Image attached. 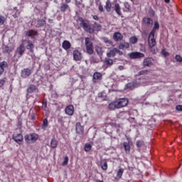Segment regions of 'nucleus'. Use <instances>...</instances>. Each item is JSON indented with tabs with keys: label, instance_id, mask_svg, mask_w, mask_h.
<instances>
[{
	"label": "nucleus",
	"instance_id": "obj_1",
	"mask_svg": "<svg viewBox=\"0 0 182 182\" xmlns=\"http://www.w3.org/2000/svg\"><path fill=\"white\" fill-rule=\"evenodd\" d=\"M80 21V26L85 32H87V33H93V32H95V28H93L92 26H90L89 22L83 20V18H81Z\"/></svg>",
	"mask_w": 182,
	"mask_h": 182
},
{
	"label": "nucleus",
	"instance_id": "obj_2",
	"mask_svg": "<svg viewBox=\"0 0 182 182\" xmlns=\"http://www.w3.org/2000/svg\"><path fill=\"white\" fill-rule=\"evenodd\" d=\"M80 21V26L85 32H87V33H93V32H95V28H93L92 26H90L89 22L83 20V18H81Z\"/></svg>",
	"mask_w": 182,
	"mask_h": 182
},
{
	"label": "nucleus",
	"instance_id": "obj_3",
	"mask_svg": "<svg viewBox=\"0 0 182 182\" xmlns=\"http://www.w3.org/2000/svg\"><path fill=\"white\" fill-rule=\"evenodd\" d=\"M39 138V136L36 134H27L24 136L25 141L28 144H31V143H35L36 140Z\"/></svg>",
	"mask_w": 182,
	"mask_h": 182
},
{
	"label": "nucleus",
	"instance_id": "obj_4",
	"mask_svg": "<svg viewBox=\"0 0 182 182\" xmlns=\"http://www.w3.org/2000/svg\"><path fill=\"white\" fill-rule=\"evenodd\" d=\"M155 35L156 34H154L153 33H149V34L148 45L149 46L150 49H151V48H154V46H156V45H157V43L156 42Z\"/></svg>",
	"mask_w": 182,
	"mask_h": 182
},
{
	"label": "nucleus",
	"instance_id": "obj_5",
	"mask_svg": "<svg viewBox=\"0 0 182 182\" xmlns=\"http://www.w3.org/2000/svg\"><path fill=\"white\" fill-rule=\"evenodd\" d=\"M85 47L88 55H93V43L90 38H85Z\"/></svg>",
	"mask_w": 182,
	"mask_h": 182
},
{
	"label": "nucleus",
	"instance_id": "obj_6",
	"mask_svg": "<svg viewBox=\"0 0 182 182\" xmlns=\"http://www.w3.org/2000/svg\"><path fill=\"white\" fill-rule=\"evenodd\" d=\"M25 43H26V41H23L22 43L16 50V55H18V58H21L25 53Z\"/></svg>",
	"mask_w": 182,
	"mask_h": 182
},
{
	"label": "nucleus",
	"instance_id": "obj_7",
	"mask_svg": "<svg viewBox=\"0 0 182 182\" xmlns=\"http://www.w3.org/2000/svg\"><path fill=\"white\" fill-rule=\"evenodd\" d=\"M115 102L117 103V109H122V107H124L127 105H129V100L126 98L119 99Z\"/></svg>",
	"mask_w": 182,
	"mask_h": 182
},
{
	"label": "nucleus",
	"instance_id": "obj_8",
	"mask_svg": "<svg viewBox=\"0 0 182 182\" xmlns=\"http://www.w3.org/2000/svg\"><path fill=\"white\" fill-rule=\"evenodd\" d=\"M154 65V59L153 58H146L143 61L144 68H150Z\"/></svg>",
	"mask_w": 182,
	"mask_h": 182
},
{
	"label": "nucleus",
	"instance_id": "obj_9",
	"mask_svg": "<svg viewBox=\"0 0 182 182\" xmlns=\"http://www.w3.org/2000/svg\"><path fill=\"white\" fill-rule=\"evenodd\" d=\"M130 59H140V58H144V54L139 52H132L128 54Z\"/></svg>",
	"mask_w": 182,
	"mask_h": 182
},
{
	"label": "nucleus",
	"instance_id": "obj_10",
	"mask_svg": "<svg viewBox=\"0 0 182 182\" xmlns=\"http://www.w3.org/2000/svg\"><path fill=\"white\" fill-rule=\"evenodd\" d=\"M73 56L74 60H75L76 62H79L82 60V59H83V57L82 56V53H80V51L77 50L73 51Z\"/></svg>",
	"mask_w": 182,
	"mask_h": 182
},
{
	"label": "nucleus",
	"instance_id": "obj_11",
	"mask_svg": "<svg viewBox=\"0 0 182 182\" xmlns=\"http://www.w3.org/2000/svg\"><path fill=\"white\" fill-rule=\"evenodd\" d=\"M13 140L18 143V144H21L22 141H23V136L22 134H16L13 135Z\"/></svg>",
	"mask_w": 182,
	"mask_h": 182
},
{
	"label": "nucleus",
	"instance_id": "obj_12",
	"mask_svg": "<svg viewBox=\"0 0 182 182\" xmlns=\"http://www.w3.org/2000/svg\"><path fill=\"white\" fill-rule=\"evenodd\" d=\"M31 75H32V70L29 68H24L21 70V77L24 79L28 77V76H31Z\"/></svg>",
	"mask_w": 182,
	"mask_h": 182
},
{
	"label": "nucleus",
	"instance_id": "obj_13",
	"mask_svg": "<svg viewBox=\"0 0 182 182\" xmlns=\"http://www.w3.org/2000/svg\"><path fill=\"white\" fill-rule=\"evenodd\" d=\"M65 112L68 116H73V113H75V107H73V105H68L65 107Z\"/></svg>",
	"mask_w": 182,
	"mask_h": 182
},
{
	"label": "nucleus",
	"instance_id": "obj_14",
	"mask_svg": "<svg viewBox=\"0 0 182 182\" xmlns=\"http://www.w3.org/2000/svg\"><path fill=\"white\" fill-rule=\"evenodd\" d=\"M6 68H8V63L6 61L0 62V76L4 75Z\"/></svg>",
	"mask_w": 182,
	"mask_h": 182
},
{
	"label": "nucleus",
	"instance_id": "obj_15",
	"mask_svg": "<svg viewBox=\"0 0 182 182\" xmlns=\"http://www.w3.org/2000/svg\"><path fill=\"white\" fill-rule=\"evenodd\" d=\"M113 39L115 42H119L123 39V35H122L119 32H116L113 35Z\"/></svg>",
	"mask_w": 182,
	"mask_h": 182
},
{
	"label": "nucleus",
	"instance_id": "obj_16",
	"mask_svg": "<svg viewBox=\"0 0 182 182\" xmlns=\"http://www.w3.org/2000/svg\"><path fill=\"white\" fill-rule=\"evenodd\" d=\"M26 42L28 44L26 46V49L30 50V52H31V53H33V52H34L33 49L35 48V45H33V43L31 41H26Z\"/></svg>",
	"mask_w": 182,
	"mask_h": 182
},
{
	"label": "nucleus",
	"instance_id": "obj_17",
	"mask_svg": "<svg viewBox=\"0 0 182 182\" xmlns=\"http://www.w3.org/2000/svg\"><path fill=\"white\" fill-rule=\"evenodd\" d=\"M75 127L77 133H78L79 134H83V132H85V129L83 127H82L80 123L77 122L75 125Z\"/></svg>",
	"mask_w": 182,
	"mask_h": 182
},
{
	"label": "nucleus",
	"instance_id": "obj_18",
	"mask_svg": "<svg viewBox=\"0 0 182 182\" xmlns=\"http://www.w3.org/2000/svg\"><path fill=\"white\" fill-rule=\"evenodd\" d=\"M160 29V24L159 23L158 21H156L154 23V27L151 30V31L150 32V33H154L156 35V32H157V31H159Z\"/></svg>",
	"mask_w": 182,
	"mask_h": 182
},
{
	"label": "nucleus",
	"instance_id": "obj_19",
	"mask_svg": "<svg viewBox=\"0 0 182 182\" xmlns=\"http://www.w3.org/2000/svg\"><path fill=\"white\" fill-rule=\"evenodd\" d=\"M63 49H65V50H69L70 49V46H72V44H70V42L68 41H64L62 44Z\"/></svg>",
	"mask_w": 182,
	"mask_h": 182
},
{
	"label": "nucleus",
	"instance_id": "obj_20",
	"mask_svg": "<svg viewBox=\"0 0 182 182\" xmlns=\"http://www.w3.org/2000/svg\"><path fill=\"white\" fill-rule=\"evenodd\" d=\"M116 53H117V48H114L107 53V58H114V56H116Z\"/></svg>",
	"mask_w": 182,
	"mask_h": 182
},
{
	"label": "nucleus",
	"instance_id": "obj_21",
	"mask_svg": "<svg viewBox=\"0 0 182 182\" xmlns=\"http://www.w3.org/2000/svg\"><path fill=\"white\" fill-rule=\"evenodd\" d=\"M130 144H132V141L129 140L128 142H124L123 146L126 153H130Z\"/></svg>",
	"mask_w": 182,
	"mask_h": 182
},
{
	"label": "nucleus",
	"instance_id": "obj_22",
	"mask_svg": "<svg viewBox=\"0 0 182 182\" xmlns=\"http://www.w3.org/2000/svg\"><path fill=\"white\" fill-rule=\"evenodd\" d=\"M45 23H46V21L42 19V20H38L37 21L36 24H34V22H32L33 25H35L36 28H41V26H43V25H45Z\"/></svg>",
	"mask_w": 182,
	"mask_h": 182
},
{
	"label": "nucleus",
	"instance_id": "obj_23",
	"mask_svg": "<svg viewBox=\"0 0 182 182\" xmlns=\"http://www.w3.org/2000/svg\"><path fill=\"white\" fill-rule=\"evenodd\" d=\"M144 23L147 25V26H150V25H153V19L149 17H145L143 19Z\"/></svg>",
	"mask_w": 182,
	"mask_h": 182
},
{
	"label": "nucleus",
	"instance_id": "obj_24",
	"mask_svg": "<svg viewBox=\"0 0 182 182\" xmlns=\"http://www.w3.org/2000/svg\"><path fill=\"white\" fill-rule=\"evenodd\" d=\"M96 80H102V73L97 72L94 73L93 81L96 82Z\"/></svg>",
	"mask_w": 182,
	"mask_h": 182
},
{
	"label": "nucleus",
	"instance_id": "obj_25",
	"mask_svg": "<svg viewBox=\"0 0 182 182\" xmlns=\"http://www.w3.org/2000/svg\"><path fill=\"white\" fill-rule=\"evenodd\" d=\"M105 8L107 12H110V11H112V1H110V0H107L106 1Z\"/></svg>",
	"mask_w": 182,
	"mask_h": 182
},
{
	"label": "nucleus",
	"instance_id": "obj_26",
	"mask_svg": "<svg viewBox=\"0 0 182 182\" xmlns=\"http://www.w3.org/2000/svg\"><path fill=\"white\" fill-rule=\"evenodd\" d=\"M51 149H56L58 147V139L56 138H53L50 141Z\"/></svg>",
	"mask_w": 182,
	"mask_h": 182
},
{
	"label": "nucleus",
	"instance_id": "obj_27",
	"mask_svg": "<svg viewBox=\"0 0 182 182\" xmlns=\"http://www.w3.org/2000/svg\"><path fill=\"white\" fill-rule=\"evenodd\" d=\"M60 9L61 12H66V11L69 9V5H68L66 3H62Z\"/></svg>",
	"mask_w": 182,
	"mask_h": 182
},
{
	"label": "nucleus",
	"instance_id": "obj_28",
	"mask_svg": "<svg viewBox=\"0 0 182 182\" xmlns=\"http://www.w3.org/2000/svg\"><path fill=\"white\" fill-rule=\"evenodd\" d=\"M118 48L120 50L129 49L130 48V44H129V43H122L119 46Z\"/></svg>",
	"mask_w": 182,
	"mask_h": 182
},
{
	"label": "nucleus",
	"instance_id": "obj_29",
	"mask_svg": "<svg viewBox=\"0 0 182 182\" xmlns=\"http://www.w3.org/2000/svg\"><path fill=\"white\" fill-rule=\"evenodd\" d=\"M95 50H96L97 55H99V56H102V55H103V48H102V46H96Z\"/></svg>",
	"mask_w": 182,
	"mask_h": 182
},
{
	"label": "nucleus",
	"instance_id": "obj_30",
	"mask_svg": "<svg viewBox=\"0 0 182 182\" xmlns=\"http://www.w3.org/2000/svg\"><path fill=\"white\" fill-rule=\"evenodd\" d=\"M38 35V32L33 30H30L26 32V36H30L31 38H33V36H36Z\"/></svg>",
	"mask_w": 182,
	"mask_h": 182
},
{
	"label": "nucleus",
	"instance_id": "obj_31",
	"mask_svg": "<svg viewBox=\"0 0 182 182\" xmlns=\"http://www.w3.org/2000/svg\"><path fill=\"white\" fill-rule=\"evenodd\" d=\"M114 11L117 12V15L122 16V11H120V5H119V4L114 5Z\"/></svg>",
	"mask_w": 182,
	"mask_h": 182
},
{
	"label": "nucleus",
	"instance_id": "obj_32",
	"mask_svg": "<svg viewBox=\"0 0 182 182\" xmlns=\"http://www.w3.org/2000/svg\"><path fill=\"white\" fill-rule=\"evenodd\" d=\"M36 86L33 85H31L27 90L28 93H33V92H36Z\"/></svg>",
	"mask_w": 182,
	"mask_h": 182
},
{
	"label": "nucleus",
	"instance_id": "obj_33",
	"mask_svg": "<svg viewBox=\"0 0 182 182\" xmlns=\"http://www.w3.org/2000/svg\"><path fill=\"white\" fill-rule=\"evenodd\" d=\"M108 109H109V110H114V109H117V105L116 103V101L114 102H111L108 105Z\"/></svg>",
	"mask_w": 182,
	"mask_h": 182
},
{
	"label": "nucleus",
	"instance_id": "obj_34",
	"mask_svg": "<svg viewBox=\"0 0 182 182\" xmlns=\"http://www.w3.org/2000/svg\"><path fill=\"white\" fill-rule=\"evenodd\" d=\"M3 52L4 53H10L12 52V48L8 46H5L3 47Z\"/></svg>",
	"mask_w": 182,
	"mask_h": 182
},
{
	"label": "nucleus",
	"instance_id": "obj_35",
	"mask_svg": "<svg viewBox=\"0 0 182 182\" xmlns=\"http://www.w3.org/2000/svg\"><path fill=\"white\" fill-rule=\"evenodd\" d=\"M102 41L105 42V43H106L107 46H110V45L113 43V42H112L111 40H109V38L107 37H103Z\"/></svg>",
	"mask_w": 182,
	"mask_h": 182
},
{
	"label": "nucleus",
	"instance_id": "obj_36",
	"mask_svg": "<svg viewBox=\"0 0 182 182\" xmlns=\"http://www.w3.org/2000/svg\"><path fill=\"white\" fill-rule=\"evenodd\" d=\"M100 166L103 170H107V162L106 160H103L100 163Z\"/></svg>",
	"mask_w": 182,
	"mask_h": 182
},
{
	"label": "nucleus",
	"instance_id": "obj_37",
	"mask_svg": "<svg viewBox=\"0 0 182 182\" xmlns=\"http://www.w3.org/2000/svg\"><path fill=\"white\" fill-rule=\"evenodd\" d=\"M84 150H85V151H87V152L90 151V150H92V144H90L89 143L85 144Z\"/></svg>",
	"mask_w": 182,
	"mask_h": 182
},
{
	"label": "nucleus",
	"instance_id": "obj_38",
	"mask_svg": "<svg viewBox=\"0 0 182 182\" xmlns=\"http://www.w3.org/2000/svg\"><path fill=\"white\" fill-rule=\"evenodd\" d=\"M48 119H44L43 121L42 129L43 130H46V128L48 127Z\"/></svg>",
	"mask_w": 182,
	"mask_h": 182
},
{
	"label": "nucleus",
	"instance_id": "obj_39",
	"mask_svg": "<svg viewBox=\"0 0 182 182\" xmlns=\"http://www.w3.org/2000/svg\"><path fill=\"white\" fill-rule=\"evenodd\" d=\"M123 173H124V169L120 168L117 173V177H119V178H122V176H123Z\"/></svg>",
	"mask_w": 182,
	"mask_h": 182
},
{
	"label": "nucleus",
	"instance_id": "obj_40",
	"mask_svg": "<svg viewBox=\"0 0 182 182\" xmlns=\"http://www.w3.org/2000/svg\"><path fill=\"white\" fill-rule=\"evenodd\" d=\"M105 63L108 66H112V65H113V60L110 58H105Z\"/></svg>",
	"mask_w": 182,
	"mask_h": 182
},
{
	"label": "nucleus",
	"instance_id": "obj_41",
	"mask_svg": "<svg viewBox=\"0 0 182 182\" xmlns=\"http://www.w3.org/2000/svg\"><path fill=\"white\" fill-rule=\"evenodd\" d=\"M127 87L130 90H133L134 87H136L135 82H129L127 85Z\"/></svg>",
	"mask_w": 182,
	"mask_h": 182
},
{
	"label": "nucleus",
	"instance_id": "obj_42",
	"mask_svg": "<svg viewBox=\"0 0 182 182\" xmlns=\"http://www.w3.org/2000/svg\"><path fill=\"white\" fill-rule=\"evenodd\" d=\"M137 41L138 39L136 38V36H132L129 38L130 43H133V44L137 43Z\"/></svg>",
	"mask_w": 182,
	"mask_h": 182
},
{
	"label": "nucleus",
	"instance_id": "obj_43",
	"mask_svg": "<svg viewBox=\"0 0 182 182\" xmlns=\"http://www.w3.org/2000/svg\"><path fill=\"white\" fill-rule=\"evenodd\" d=\"M144 146V141L141 140H139L136 141V146L140 149V147H143Z\"/></svg>",
	"mask_w": 182,
	"mask_h": 182
},
{
	"label": "nucleus",
	"instance_id": "obj_44",
	"mask_svg": "<svg viewBox=\"0 0 182 182\" xmlns=\"http://www.w3.org/2000/svg\"><path fill=\"white\" fill-rule=\"evenodd\" d=\"M68 163H69V157L68 156H65L64 161L62 163V166H68Z\"/></svg>",
	"mask_w": 182,
	"mask_h": 182
},
{
	"label": "nucleus",
	"instance_id": "obj_45",
	"mask_svg": "<svg viewBox=\"0 0 182 182\" xmlns=\"http://www.w3.org/2000/svg\"><path fill=\"white\" fill-rule=\"evenodd\" d=\"M5 23V16L0 15V26Z\"/></svg>",
	"mask_w": 182,
	"mask_h": 182
},
{
	"label": "nucleus",
	"instance_id": "obj_46",
	"mask_svg": "<svg viewBox=\"0 0 182 182\" xmlns=\"http://www.w3.org/2000/svg\"><path fill=\"white\" fill-rule=\"evenodd\" d=\"M6 82V77L0 80V87H4V85H5Z\"/></svg>",
	"mask_w": 182,
	"mask_h": 182
},
{
	"label": "nucleus",
	"instance_id": "obj_47",
	"mask_svg": "<svg viewBox=\"0 0 182 182\" xmlns=\"http://www.w3.org/2000/svg\"><path fill=\"white\" fill-rule=\"evenodd\" d=\"M124 8H125L126 11H130V8H131L130 4L129 3H127V2H125L124 4Z\"/></svg>",
	"mask_w": 182,
	"mask_h": 182
},
{
	"label": "nucleus",
	"instance_id": "obj_48",
	"mask_svg": "<svg viewBox=\"0 0 182 182\" xmlns=\"http://www.w3.org/2000/svg\"><path fill=\"white\" fill-rule=\"evenodd\" d=\"M149 73V70H141L139 72V76H141L143 75H147Z\"/></svg>",
	"mask_w": 182,
	"mask_h": 182
},
{
	"label": "nucleus",
	"instance_id": "obj_49",
	"mask_svg": "<svg viewBox=\"0 0 182 182\" xmlns=\"http://www.w3.org/2000/svg\"><path fill=\"white\" fill-rule=\"evenodd\" d=\"M176 62H182V58L181 56L176 55Z\"/></svg>",
	"mask_w": 182,
	"mask_h": 182
},
{
	"label": "nucleus",
	"instance_id": "obj_50",
	"mask_svg": "<svg viewBox=\"0 0 182 182\" xmlns=\"http://www.w3.org/2000/svg\"><path fill=\"white\" fill-rule=\"evenodd\" d=\"M176 109L178 110V112H182V105H177Z\"/></svg>",
	"mask_w": 182,
	"mask_h": 182
},
{
	"label": "nucleus",
	"instance_id": "obj_51",
	"mask_svg": "<svg viewBox=\"0 0 182 182\" xmlns=\"http://www.w3.org/2000/svg\"><path fill=\"white\" fill-rule=\"evenodd\" d=\"M161 54H162L164 56H168V53L167 51H166L165 50H162Z\"/></svg>",
	"mask_w": 182,
	"mask_h": 182
},
{
	"label": "nucleus",
	"instance_id": "obj_52",
	"mask_svg": "<svg viewBox=\"0 0 182 182\" xmlns=\"http://www.w3.org/2000/svg\"><path fill=\"white\" fill-rule=\"evenodd\" d=\"M46 106H47L46 101L43 100V101L42 108H43V109H46Z\"/></svg>",
	"mask_w": 182,
	"mask_h": 182
},
{
	"label": "nucleus",
	"instance_id": "obj_53",
	"mask_svg": "<svg viewBox=\"0 0 182 182\" xmlns=\"http://www.w3.org/2000/svg\"><path fill=\"white\" fill-rule=\"evenodd\" d=\"M99 11H100V12H103L104 11V9H103V6L102 5H100L99 6Z\"/></svg>",
	"mask_w": 182,
	"mask_h": 182
},
{
	"label": "nucleus",
	"instance_id": "obj_54",
	"mask_svg": "<svg viewBox=\"0 0 182 182\" xmlns=\"http://www.w3.org/2000/svg\"><path fill=\"white\" fill-rule=\"evenodd\" d=\"M93 19L95 20V21H99V17L97 16H96V15H95V16H93Z\"/></svg>",
	"mask_w": 182,
	"mask_h": 182
},
{
	"label": "nucleus",
	"instance_id": "obj_55",
	"mask_svg": "<svg viewBox=\"0 0 182 182\" xmlns=\"http://www.w3.org/2000/svg\"><path fill=\"white\" fill-rule=\"evenodd\" d=\"M117 53H119V55H120V56H122V55H123V52L120 51L119 49H117Z\"/></svg>",
	"mask_w": 182,
	"mask_h": 182
},
{
	"label": "nucleus",
	"instance_id": "obj_56",
	"mask_svg": "<svg viewBox=\"0 0 182 182\" xmlns=\"http://www.w3.org/2000/svg\"><path fill=\"white\" fill-rule=\"evenodd\" d=\"M118 69H119V70H123V69H124V67H123L122 65H119L118 67Z\"/></svg>",
	"mask_w": 182,
	"mask_h": 182
},
{
	"label": "nucleus",
	"instance_id": "obj_57",
	"mask_svg": "<svg viewBox=\"0 0 182 182\" xmlns=\"http://www.w3.org/2000/svg\"><path fill=\"white\" fill-rule=\"evenodd\" d=\"M75 5L77 6H79L80 5V1H77V0L75 1Z\"/></svg>",
	"mask_w": 182,
	"mask_h": 182
},
{
	"label": "nucleus",
	"instance_id": "obj_58",
	"mask_svg": "<svg viewBox=\"0 0 182 182\" xmlns=\"http://www.w3.org/2000/svg\"><path fill=\"white\" fill-rule=\"evenodd\" d=\"M98 97H103V92L98 93Z\"/></svg>",
	"mask_w": 182,
	"mask_h": 182
},
{
	"label": "nucleus",
	"instance_id": "obj_59",
	"mask_svg": "<svg viewBox=\"0 0 182 182\" xmlns=\"http://www.w3.org/2000/svg\"><path fill=\"white\" fill-rule=\"evenodd\" d=\"M18 126H21L22 125V121L21 120H18Z\"/></svg>",
	"mask_w": 182,
	"mask_h": 182
},
{
	"label": "nucleus",
	"instance_id": "obj_60",
	"mask_svg": "<svg viewBox=\"0 0 182 182\" xmlns=\"http://www.w3.org/2000/svg\"><path fill=\"white\" fill-rule=\"evenodd\" d=\"M72 0H65V4H70V1H71Z\"/></svg>",
	"mask_w": 182,
	"mask_h": 182
},
{
	"label": "nucleus",
	"instance_id": "obj_61",
	"mask_svg": "<svg viewBox=\"0 0 182 182\" xmlns=\"http://www.w3.org/2000/svg\"><path fill=\"white\" fill-rule=\"evenodd\" d=\"M166 4H168L170 2V0H164Z\"/></svg>",
	"mask_w": 182,
	"mask_h": 182
},
{
	"label": "nucleus",
	"instance_id": "obj_62",
	"mask_svg": "<svg viewBox=\"0 0 182 182\" xmlns=\"http://www.w3.org/2000/svg\"><path fill=\"white\" fill-rule=\"evenodd\" d=\"M142 52H146V48L141 50Z\"/></svg>",
	"mask_w": 182,
	"mask_h": 182
},
{
	"label": "nucleus",
	"instance_id": "obj_63",
	"mask_svg": "<svg viewBox=\"0 0 182 182\" xmlns=\"http://www.w3.org/2000/svg\"><path fill=\"white\" fill-rule=\"evenodd\" d=\"M96 182H103V181L97 180Z\"/></svg>",
	"mask_w": 182,
	"mask_h": 182
},
{
	"label": "nucleus",
	"instance_id": "obj_64",
	"mask_svg": "<svg viewBox=\"0 0 182 182\" xmlns=\"http://www.w3.org/2000/svg\"><path fill=\"white\" fill-rule=\"evenodd\" d=\"M14 9L16 11L17 8L16 7V8H14Z\"/></svg>",
	"mask_w": 182,
	"mask_h": 182
}]
</instances>
